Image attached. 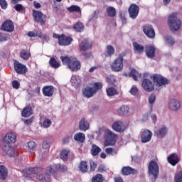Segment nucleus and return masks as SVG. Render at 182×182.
Returning a JSON list of instances; mask_svg holds the SVG:
<instances>
[{"label":"nucleus","instance_id":"c756f323","mask_svg":"<svg viewBox=\"0 0 182 182\" xmlns=\"http://www.w3.org/2000/svg\"><path fill=\"white\" fill-rule=\"evenodd\" d=\"M8 177V169L3 166L0 165V180H6Z\"/></svg>","mask_w":182,"mask_h":182},{"label":"nucleus","instance_id":"c9c22d12","mask_svg":"<svg viewBox=\"0 0 182 182\" xmlns=\"http://www.w3.org/2000/svg\"><path fill=\"white\" fill-rule=\"evenodd\" d=\"M107 14L109 18H114V16H116V9L113 6L107 7Z\"/></svg>","mask_w":182,"mask_h":182},{"label":"nucleus","instance_id":"b1692460","mask_svg":"<svg viewBox=\"0 0 182 182\" xmlns=\"http://www.w3.org/2000/svg\"><path fill=\"white\" fill-rule=\"evenodd\" d=\"M72 43V38L68 37L65 35H61V38H60V41H58L59 45L60 46H68V45H70Z\"/></svg>","mask_w":182,"mask_h":182},{"label":"nucleus","instance_id":"a878e982","mask_svg":"<svg viewBox=\"0 0 182 182\" xmlns=\"http://www.w3.org/2000/svg\"><path fill=\"white\" fill-rule=\"evenodd\" d=\"M168 161L171 164V166H176V164H178L180 162V158H178V156H177L176 154H171L168 157Z\"/></svg>","mask_w":182,"mask_h":182},{"label":"nucleus","instance_id":"4468645a","mask_svg":"<svg viewBox=\"0 0 182 182\" xmlns=\"http://www.w3.org/2000/svg\"><path fill=\"white\" fill-rule=\"evenodd\" d=\"M153 79L154 83H156V86H164V85H167V83H168V80L160 75H154L153 76Z\"/></svg>","mask_w":182,"mask_h":182},{"label":"nucleus","instance_id":"412c9836","mask_svg":"<svg viewBox=\"0 0 182 182\" xmlns=\"http://www.w3.org/2000/svg\"><path fill=\"white\" fill-rule=\"evenodd\" d=\"M90 128V124H89V121L85 118H82L79 122V129L81 132H86Z\"/></svg>","mask_w":182,"mask_h":182},{"label":"nucleus","instance_id":"a18cd8bd","mask_svg":"<svg viewBox=\"0 0 182 182\" xmlns=\"http://www.w3.org/2000/svg\"><path fill=\"white\" fill-rule=\"evenodd\" d=\"M73 28L75 31H77V32H82L85 26L81 22H77L74 25Z\"/></svg>","mask_w":182,"mask_h":182},{"label":"nucleus","instance_id":"13d9d810","mask_svg":"<svg viewBox=\"0 0 182 182\" xmlns=\"http://www.w3.org/2000/svg\"><path fill=\"white\" fill-rule=\"evenodd\" d=\"M82 56L85 57V59H89L92 58V53L87 51H80Z\"/></svg>","mask_w":182,"mask_h":182},{"label":"nucleus","instance_id":"1a4fd4ad","mask_svg":"<svg viewBox=\"0 0 182 182\" xmlns=\"http://www.w3.org/2000/svg\"><path fill=\"white\" fill-rule=\"evenodd\" d=\"M50 147V141L49 139H45L43 142V149L39 151L40 159H46L48 154V149Z\"/></svg>","mask_w":182,"mask_h":182},{"label":"nucleus","instance_id":"dca6fc26","mask_svg":"<svg viewBox=\"0 0 182 182\" xmlns=\"http://www.w3.org/2000/svg\"><path fill=\"white\" fill-rule=\"evenodd\" d=\"M24 174H26L27 176H31V174H38L37 176H39V174H43L41 173H45V169L42 168H28L23 170Z\"/></svg>","mask_w":182,"mask_h":182},{"label":"nucleus","instance_id":"e2e57ef3","mask_svg":"<svg viewBox=\"0 0 182 182\" xmlns=\"http://www.w3.org/2000/svg\"><path fill=\"white\" fill-rule=\"evenodd\" d=\"M0 6L2 9H5L8 8V3H6V0H0Z\"/></svg>","mask_w":182,"mask_h":182},{"label":"nucleus","instance_id":"4d7b16f0","mask_svg":"<svg viewBox=\"0 0 182 182\" xmlns=\"http://www.w3.org/2000/svg\"><path fill=\"white\" fill-rule=\"evenodd\" d=\"M96 167H97V164L92 160H90V171H95Z\"/></svg>","mask_w":182,"mask_h":182},{"label":"nucleus","instance_id":"6e6552de","mask_svg":"<svg viewBox=\"0 0 182 182\" xmlns=\"http://www.w3.org/2000/svg\"><path fill=\"white\" fill-rule=\"evenodd\" d=\"M117 136L110 130H107L105 134V144L107 146H113L116 143V138Z\"/></svg>","mask_w":182,"mask_h":182},{"label":"nucleus","instance_id":"7ed1b4c3","mask_svg":"<svg viewBox=\"0 0 182 182\" xmlns=\"http://www.w3.org/2000/svg\"><path fill=\"white\" fill-rule=\"evenodd\" d=\"M168 25L171 32H176L181 29V21L177 18V13H172L169 15Z\"/></svg>","mask_w":182,"mask_h":182},{"label":"nucleus","instance_id":"c03bdc74","mask_svg":"<svg viewBox=\"0 0 182 182\" xmlns=\"http://www.w3.org/2000/svg\"><path fill=\"white\" fill-rule=\"evenodd\" d=\"M129 107L124 105L119 109L118 112L119 114H127L129 113Z\"/></svg>","mask_w":182,"mask_h":182},{"label":"nucleus","instance_id":"f257e3e1","mask_svg":"<svg viewBox=\"0 0 182 182\" xmlns=\"http://www.w3.org/2000/svg\"><path fill=\"white\" fill-rule=\"evenodd\" d=\"M16 141V134L15 132H9L4 138L3 143L1 144L2 150L9 156L12 157L15 156V149L11 143H15Z\"/></svg>","mask_w":182,"mask_h":182},{"label":"nucleus","instance_id":"5fc2aeb1","mask_svg":"<svg viewBox=\"0 0 182 182\" xmlns=\"http://www.w3.org/2000/svg\"><path fill=\"white\" fill-rule=\"evenodd\" d=\"M165 42L167 45H174V38L171 36H168L165 39Z\"/></svg>","mask_w":182,"mask_h":182},{"label":"nucleus","instance_id":"79ce46f5","mask_svg":"<svg viewBox=\"0 0 182 182\" xmlns=\"http://www.w3.org/2000/svg\"><path fill=\"white\" fill-rule=\"evenodd\" d=\"M98 18H99V13L97 11H94L93 14H92L88 17V22H96Z\"/></svg>","mask_w":182,"mask_h":182},{"label":"nucleus","instance_id":"6ab92c4d","mask_svg":"<svg viewBox=\"0 0 182 182\" xmlns=\"http://www.w3.org/2000/svg\"><path fill=\"white\" fill-rule=\"evenodd\" d=\"M14 22L11 20L6 21L1 26V31H5L6 32H14Z\"/></svg>","mask_w":182,"mask_h":182},{"label":"nucleus","instance_id":"0e129e2a","mask_svg":"<svg viewBox=\"0 0 182 182\" xmlns=\"http://www.w3.org/2000/svg\"><path fill=\"white\" fill-rule=\"evenodd\" d=\"M131 95H133V96H136L137 93H139V89L136 87H132V88L130 90Z\"/></svg>","mask_w":182,"mask_h":182},{"label":"nucleus","instance_id":"f8f14e48","mask_svg":"<svg viewBox=\"0 0 182 182\" xmlns=\"http://www.w3.org/2000/svg\"><path fill=\"white\" fill-rule=\"evenodd\" d=\"M139 11H140V8L139 6L132 4L128 9V12L129 14V17L131 19H136L139 15Z\"/></svg>","mask_w":182,"mask_h":182},{"label":"nucleus","instance_id":"864d4df0","mask_svg":"<svg viewBox=\"0 0 182 182\" xmlns=\"http://www.w3.org/2000/svg\"><path fill=\"white\" fill-rule=\"evenodd\" d=\"M175 182H182V170L175 175Z\"/></svg>","mask_w":182,"mask_h":182},{"label":"nucleus","instance_id":"cd10ccee","mask_svg":"<svg viewBox=\"0 0 182 182\" xmlns=\"http://www.w3.org/2000/svg\"><path fill=\"white\" fill-rule=\"evenodd\" d=\"M122 173L123 176H129L130 174H137V171L130 166H125L122 168Z\"/></svg>","mask_w":182,"mask_h":182},{"label":"nucleus","instance_id":"20e7f679","mask_svg":"<svg viewBox=\"0 0 182 182\" xmlns=\"http://www.w3.org/2000/svg\"><path fill=\"white\" fill-rule=\"evenodd\" d=\"M103 87V84L102 82L94 83V87H87L82 90V95L85 97H92L93 95H96L98 90H100Z\"/></svg>","mask_w":182,"mask_h":182},{"label":"nucleus","instance_id":"603ef678","mask_svg":"<svg viewBox=\"0 0 182 182\" xmlns=\"http://www.w3.org/2000/svg\"><path fill=\"white\" fill-rule=\"evenodd\" d=\"M9 39V35L0 32V42H6Z\"/></svg>","mask_w":182,"mask_h":182},{"label":"nucleus","instance_id":"09e8293b","mask_svg":"<svg viewBox=\"0 0 182 182\" xmlns=\"http://www.w3.org/2000/svg\"><path fill=\"white\" fill-rule=\"evenodd\" d=\"M52 125V120L49 119H46L42 124V127H44V129H48L49 127H50V126Z\"/></svg>","mask_w":182,"mask_h":182},{"label":"nucleus","instance_id":"ea45409f","mask_svg":"<svg viewBox=\"0 0 182 182\" xmlns=\"http://www.w3.org/2000/svg\"><path fill=\"white\" fill-rule=\"evenodd\" d=\"M79 168L82 173H87V170H89V168L87 167V163H86V161H81L79 166Z\"/></svg>","mask_w":182,"mask_h":182},{"label":"nucleus","instance_id":"58836bf2","mask_svg":"<svg viewBox=\"0 0 182 182\" xmlns=\"http://www.w3.org/2000/svg\"><path fill=\"white\" fill-rule=\"evenodd\" d=\"M60 58L61 59L63 64L67 65L68 66H69V63H70V62H72V60L74 58L73 57L69 56H60Z\"/></svg>","mask_w":182,"mask_h":182},{"label":"nucleus","instance_id":"bf43d9fd","mask_svg":"<svg viewBox=\"0 0 182 182\" xmlns=\"http://www.w3.org/2000/svg\"><path fill=\"white\" fill-rule=\"evenodd\" d=\"M107 82L109 86H113V85H114V82H116V80L114 77L109 76L107 77Z\"/></svg>","mask_w":182,"mask_h":182},{"label":"nucleus","instance_id":"bb28decb","mask_svg":"<svg viewBox=\"0 0 182 182\" xmlns=\"http://www.w3.org/2000/svg\"><path fill=\"white\" fill-rule=\"evenodd\" d=\"M43 94L47 97H52L53 96V86H45L43 88Z\"/></svg>","mask_w":182,"mask_h":182},{"label":"nucleus","instance_id":"f03ea898","mask_svg":"<svg viewBox=\"0 0 182 182\" xmlns=\"http://www.w3.org/2000/svg\"><path fill=\"white\" fill-rule=\"evenodd\" d=\"M67 171L68 167L65 165L61 164H55L53 165L52 166H48L46 168L45 174H39L37 176L38 180L43 182H48L50 181V176H53L56 171Z\"/></svg>","mask_w":182,"mask_h":182},{"label":"nucleus","instance_id":"ddd939ff","mask_svg":"<svg viewBox=\"0 0 182 182\" xmlns=\"http://www.w3.org/2000/svg\"><path fill=\"white\" fill-rule=\"evenodd\" d=\"M33 16L36 22H40L41 25H43L46 22V17L42 12L36 10L33 11Z\"/></svg>","mask_w":182,"mask_h":182},{"label":"nucleus","instance_id":"052dcab7","mask_svg":"<svg viewBox=\"0 0 182 182\" xmlns=\"http://www.w3.org/2000/svg\"><path fill=\"white\" fill-rule=\"evenodd\" d=\"M154 102H156V95H151L149 97V105H151V106H153V103H154Z\"/></svg>","mask_w":182,"mask_h":182},{"label":"nucleus","instance_id":"393cba45","mask_svg":"<svg viewBox=\"0 0 182 182\" xmlns=\"http://www.w3.org/2000/svg\"><path fill=\"white\" fill-rule=\"evenodd\" d=\"M114 47L111 45H107L105 51L103 53V56H105V58H112V56L114 55Z\"/></svg>","mask_w":182,"mask_h":182},{"label":"nucleus","instance_id":"a211bd4d","mask_svg":"<svg viewBox=\"0 0 182 182\" xmlns=\"http://www.w3.org/2000/svg\"><path fill=\"white\" fill-rule=\"evenodd\" d=\"M142 87L146 92H153L154 90V84L149 79H144L143 80Z\"/></svg>","mask_w":182,"mask_h":182},{"label":"nucleus","instance_id":"f704fd0d","mask_svg":"<svg viewBox=\"0 0 182 182\" xmlns=\"http://www.w3.org/2000/svg\"><path fill=\"white\" fill-rule=\"evenodd\" d=\"M122 126H123V122L122 121H117L113 124L112 129L115 132H122Z\"/></svg>","mask_w":182,"mask_h":182},{"label":"nucleus","instance_id":"f3484780","mask_svg":"<svg viewBox=\"0 0 182 182\" xmlns=\"http://www.w3.org/2000/svg\"><path fill=\"white\" fill-rule=\"evenodd\" d=\"M180 107H181V104L180 101L173 98L171 99L168 102V108L173 112H177V110H180Z\"/></svg>","mask_w":182,"mask_h":182},{"label":"nucleus","instance_id":"de8ad7c7","mask_svg":"<svg viewBox=\"0 0 182 182\" xmlns=\"http://www.w3.org/2000/svg\"><path fill=\"white\" fill-rule=\"evenodd\" d=\"M107 96H115L117 95V90L114 87H109L107 90Z\"/></svg>","mask_w":182,"mask_h":182},{"label":"nucleus","instance_id":"72a5a7b5","mask_svg":"<svg viewBox=\"0 0 182 182\" xmlns=\"http://www.w3.org/2000/svg\"><path fill=\"white\" fill-rule=\"evenodd\" d=\"M129 77H132L134 80L137 81V77H141V74H139V72L136 69L132 68L129 74Z\"/></svg>","mask_w":182,"mask_h":182},{"label":"nucleus","instance_id":"9b49d317","mask_svg":"<svg viewBox=\"0 0 182 182\" xmlns=\"http://www.w3.org/2000/svg\"><path fill=\"white\" fill-rule=\"evenodd\" d=\"M153 137V132L149 129H144L141 132V143H149Z\"/></svg>","mask_w":182,"mask_h":182},{"label":"nucleus","instance_id":"9d476101","mask_svg":"<svg viewBox=\"0 0 182 182\" xmlns=\"http://www.w3.org/2000/svg\"><path fill=\"white\" fill-rule=\"evenodd\" d=\"M14 70L18 75H25L28 72L26 65L19 63V61L14 60Z\"/></svg>","mask_w":182,"mask_h":182},{"label":"nucleus","instance_id":"473e14b6","mask_svg":"<svg viewBox=\"0 0 182 182\" xmlns=\"http://www.w3.org/2000/svg\"><path fill=\"white\" fill-rule=\"evenodd\" d=\"M49 64L53 69H58V68H60V63L56 60L55 58H51Z\"/></svg>","mask_w":182,"mask_h":182},{"label":"nucleus","instance_id":"6e6d98bb","mask_svg":"<svg viewBox=\"0 0 182 182\" xmlns=\"http://www.w3.org/2000/svg\"><path fill=\"white\" fill-rule=\"evenodd\" d=\"M36 36H38L41 39H45V41H49V37L46 34H43L42 32H38L36 33Z\"/></svg>","mask_w":182,"mask_h":182},{"label":"nucleus","instance_id":"2f4dec72","mask_svg":"<svg viewBox=\"0 0 182 182\" xmlns=\"http://www.w3.org/2000/svg\"><path fill=\"white\" fill-rule=\"evenodd\" d=\"M85 136L82 132H78L74 135V140L77 143H83L85 141Z\"/></svg>","mask_w":182,"mask_h":182},{"label":"nucleus","instance_id":"39448f33","mask_svg":"<svg viewBox=\"0 0 182 182\" xmlns=\"http://www.w3.org/2000/svg\"><path fill=\"white\" fill-rule=\"evenodd\" d=\"M126 56V53L122 52L111 64V68L114 72H122L123 70V58Z\"/></svg>","mask_w":182,"mask_h":182},{"label":"nucleus","instance_id":"c85d7f7f","mask_svg":"<svg viewBox=\"0 0 182 182\" xmlns=\"http://www.w3.org/2000/svg\"><path fill=\"white\" fill-rule=\"evenodd\" d=\"M134 52L138 55H141L144 52V46L143 45L139 44L137 42L133 43Z\"/></svg>","mask_w":182,"mask_h":182},{"label":"nucleus","instance_id":"8fccbe9b","mask_svg":"<svg viewBox=\"0 0 182 182\" xmlns=\"http://www.w3.org/2000/svg\"><path fill=\"white\" fill-rule=\"evenodd\" d=\"M69 154V151L64 149L60 152V157L62 160H68V156Z\"/></svg>","mask_w":182,"mask_h":182},{"label":"nucleus","instance_id":"3c124183","mask_svg":"<svg viewBox=\"0 0 182 182\" xmlns=\"http://www.w3.org/2000/svg\"><path fill=\"white\" fill-rule=\"evenodd\" d=\"M92 182H103V176L102 174H97L92 178Z\"/></svg>","mask_w":182,"mask_h":182},{"label":"nucleus","instance_id":"680f3d73","mask_svg":"<svg viewBox=\"0 0 182 182\" xmlns=\"http://www.w3.org/2000/svg\"><path fill=\"white\" fill-rule=\"evenodd\" d=\"M14 9L17 12H21V11H23V6H22V4H17L14 6Z\"/></svg>","mask_w":182,"mask_h":182},{"label":"nucleus","instance_id":"49530a36","mask_svg":"<svg viewBox=\"0 0 182 182\" xmlns=\"http://www.w3.org/2000/svg\"><path fill=\"white\" fill-rule=\"evenodd\" d=\"M70 82L73 85V86H79L80 85V82H79V77L73 75L71 77Z\"/></svg>","mask_w":182,"mask_h":182},{"label":"nucleus","instance_id":"2eb2a0df","mask_svg":"<svg viewBox=\"0 0 182 182\" xmlns=\"http://www.w3.org/2000/svg\"><path fill=\"white\" fill-rule=\"evenodd\" d=\"M68 68L72 72H77L81 68L80 61L77 60L76 58H73L69 63Z\"/></svg>","mask_w":182,"mask_h":182},{"label":"nucleus","instance_id":"e433bc0d","mask_svg":"<svg viewBox=\"0 0 182 182\" xmlns=\"http://www.w3.org/2000/svg\"><path fill=\"white\" fill-rule=\"evenodd\" d=\"M67 10L70 13L73 12H77L80 13L82 12V10L80 9V7L77 5H72L70 7L67 8Z\"/></svg>","mask_w":182,"mask_h":182},{"label":"nucleus","instance_id":"774afa93","mask_svg":"<svg viewBox=\"0 0 182 182\" xmlns=\"http://www.w3.org/2000/svg\"><path fill=\"white\" fill-rule=\"evenodd\" d=\"M12 86L14 89H18L19 87V82L18 81H14L12 82Z\"/></svg>","mask_w":182,"mask_h":182},{"label":"nucleus","instance_id":"37998d69","mask_svg":"<svg viewBox=\"0 0 182 182\" xmlns=\"http://www.w3.org/2000/svg\"><path fill=\"white\" fill-rule=\"evenodd\" d=\"M37 146L38 145L36 144V143H35V141H30L28 143V148L29 153H32V151H33V150H35V149H36Z\"/></svg>","mask_w":182,"mask_h":182},{"label":"nucleus","instance_id":"4c0bfd02","mask_svg":"<svg viewBox=\"0 0 182 182\" xmlns=\"http://www.w3.org/2000/svg\"><path fill=\"white\" fill-rule=\"evenodd\" d=\"M20 57L21 59H23V60H28V59L31 58V53L26 50H22L20 53Z\"/></svg>","mask_w":182,"mask_h":182},{"label":"nucleus","instance_id":"338daca9","mask_svg":"<svg viewBox=\"0 0 182 182\" xmlns=\"http://www.w3.org/2000/svg\"><path fill=\"white\" fill-rule=\"evenodd\" d=\"M69 141H70V136H66L63 137V139H62L63 144H68V143H69Z\"/></svg>","mask_w":182,"mask_h":182},{"label":"nucleus","instance_id":"423d86ee","mask_svg":"<svg viewBox=\"0 0 182 182\" xmlns=\"http://www.w3.org/2000/svg\"><path fill=\"white\" fill-rule=\"evenodd\" d=\"M160 171V168L159 167V164L154 161H151L148 166V173L149 176H152L153 182L156 181L159 177Z\"/></svg>","mask_w":182,"mask_h":182},{"label":"nucleus","instance_id":"7c9ffc66","mask_svg":"<svg viewBox=\"0 0 182 182\" xmlns=\"http://www.w3.org/2000/svg\"><path fill=\"white\" fill-rule=\"evenodd\" d=\"M33 112H32V107L28 106V107H26L23 111H22V116L23 117H29V116H32L33 114Z\"/></svg>","mask_w":182,"mask_h":182},{"label":"nucleus","instance_id":"a19ab883","mask_svg":"<svg viewBox=\"0 0 182 182\" xmlns=\"http://www.w3.org/2000/svg\"><path fill=\"white\" fill-rule=\"evenodd\" d=\"M100 151H102V149L99 146L92 144L91 149V154H92V156H97Z\"/></svg>","mask_w":182,"mask_h":182},{"label":"nucleus","instance_id":"5701e85b","mask_svg":"<svg viewBox=\"0 0 182 182\" xmlns=\"http://www.w3.org/2000/svg\"><path fill=\"white\" fill-rule=\"evenodd\" d=\"M145 52L146 56L151 59L156 56V48L153 46H146Z\"/></svg>","mask_w":182,"mask_h":182},{"label":"nucleus","instance_id":"69168bd1","mask_svg":"<svg viewBox=\"0 0 182 182\" xmlns=\"http://www.w3.org/2000/svg\"><path fill=\"white\" fill-rule=\"evenodd\" d=\"M105 151L107 154H111V156H113L114 154H117V152L114 151L112 148H107Z\"/></svg>","mask_w":182,"mask_h":182},{"label":"nucleus","instance_id":"aec40b11","mask_svg":"<svg viewBox=\"0 0 182 182\" xmlns=\"http://www.w3.org/2000/svg\"><path fill=\"white\" fill-rule=\"evenodd\" d=\"M92 48V42L87 39L82 40L80 46V52H87Z\"/></svg>","mask_w":182,"mask_h":182},{"label":"nucleus","instance_id":"0eeeda50","mask_svg":"<svg viewBox=\"0 0 182 182\" xmlns=\"http://www.w3.org/2000/svg\"><path fill=\"white\" fill-rule=\"evenodd\" d=\"M167 134H168V127L166 125H161L154 132V136L158 139H164Z\"/></svg>","mask_w":182,"mask_h":182},{"label":"nucleus","instance_id":"4be33fe9","mask_svg":"<svg viewBox=\"0 0 182 182\" xmlns=\"http://www.w3.org/2000/svg\"><path fill=\"white\" fill-rule=\"evenodd\" d=\"M143 31L151 39H153L156 36V32L154 31V28L151 26H144Z\"/></svg>","mask_w":182,"mask_h":182}]
</instances>
